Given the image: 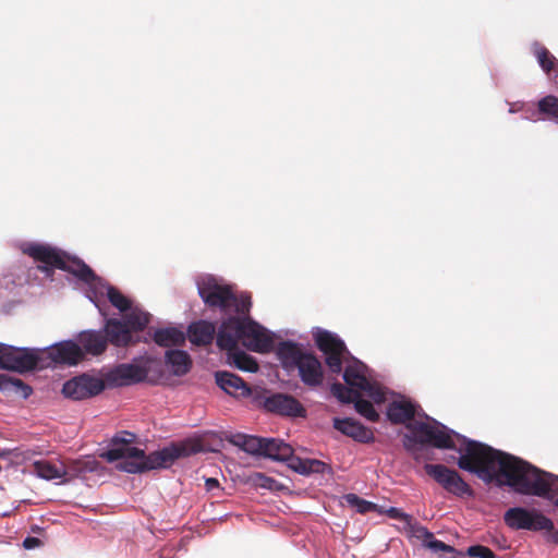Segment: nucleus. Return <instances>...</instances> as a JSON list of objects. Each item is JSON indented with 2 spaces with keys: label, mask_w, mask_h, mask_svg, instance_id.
<instances>
[{
  "label": "nucleus",
  "mask_w": 558,
  "mask_h": 558,
  "mask_svg": "<svg viewBox=\"0 0 558 558\" xmlns=\"http://www.w3.org/2000/svg\"><path fill=\"white\" fill-rule=\"evenodd\" d=\"M135 438V434L126 430L118 433L111 438L110 448L100 453V457L110 463L119 461L116 468L121 472L141 474L169 468L177 459L202 450L199 441L185 440L146 454L143 449L131 446Z\"/></svg>",
  "instance_id": "f257e3e1"
},
{
  "label": "nucleus",
  "mask_w": 558,
  "mask_h": 558,
  "mask_svg": "<svg viewBox=\"0 0 558 558\" xmlns=\"http://www.w3.org/2000/svg\"><path fill=\"white\" fill-rule=\"evenodd\" d=\"M415 407L408 400H395L387 407V417L392 424H407L412 435L404 436V447L412 450L415 444L432 445L438 449H456L451 435L445 425L434 421V425L425 422H412Z\"/></svg>",
  "instance_id": "f03ea898"
},
{
  "label": "nucleus",
  "mask_w": 558,
  "mask_h": 558,
  "mask_svg": "<svg viewBox=\"0 0 558 558\" xmlns=\"http://www.w3.org/2000/svg\"><path fill=\"white\" fill-rule=\"evenodd\" d=\"M34 260L44 264L38 269L47 276H51L53 268L72 274L80 280L92 283L97 279L94 270L77 257H70L60 250L46 244H29L24 251Z\"/></svg>",
  "instance_id": "7ed1b4c3"
},
{
  "label": "nucleus",
  "mask_w": 558,
  "mask_h": 558,
  "mask_svg": "<svg viewBox=\"0 0 558 558\" xmlns=\"http://www.w3.org/2000/svg\"><path fill=\"white\" fill-rule=\"evenodd\" d=\"M276 353L284 368H298L304 385L308 387L322 385L324 380L323 366L313 353L304 352L300 344L289 340L281 341Z\"/></svg>",
  "instance_id": "20e7f679"
},
{
  "label": "nucleus",
  "mask_w": 558,
  "mask_h": 558,
  "mask_svg": "<svg viewBox=\"0 0 558 558\" xmlns=\"http://www.w3.org/2000/svg\"><path fill=\"white\" fill-rule=\"evenodd\" d=\"M387 515L391 519L399 520L409 526L413 535L422 541L423 546L432 551L450 554L451 558H457L462 555L454 547L436 539L434 534L428 531L427 527L418 524L411 514L403 512L401 509L391 507L387 510Z\"/></svg>",
  "instance_id": "39448f33"
},
{
  "label": "nucleus",
  "mask_w": 558,
  "mask_h": 558,
  "mask_svg": "<svg viewBox=\"0 0 558 558\" xmlns=\"http://www.w3.org/2000/svg\"><path fill=\"white\" fill-rule=\"evenodd\" d=\"M504 521L511 530L554 531V522L536 509L509 508L504 514Z\"/></svg>",
  "instance_id": "423d86ee"
},
{
  "label": "nucleus",
  "mask_w": 558,
  "mask_h": 558,
  "mask_svg": "<svg viewBox=\"0 0 558 558\" xmlns=\"http://www.w3.org/2000/svg\"><path fill=\"white\" fill-rule=\"evenodd\" d=\"M424 470L447 493L456 497L473 496L472 487L454 469H450L445 464L426 463Z\"/></svg>",
  "instance_id": "0eeeda50"
},
{
  "label": "nucleus",
  "mask_w": 558,
  "mask_h": 558,
  "mask_svg": "<svg viewBox=\"0 0 558 558\" xmlns=\"http://www.w3.org/2000/svg\"><path fill=\"white\" fill-rule=\"evenodd\" d=\"M39 361L38 350L0 343V368L24 373L35 369Z\"/></svg>",
  "instance_id": "6e6552de"
},
{
  "label": "nucleus",
  "mask_w": 558,
  "mask_h": 558,
  "mask_svg": "<svg viewBox=\"0 0 558 558\" xmlns=\"http://www.w3.org/2000/svg\"><path fill=\"white\" fill-rule=\"evenodd\" d=\"M198 294L208 307H218L228 312L234 301V292L228 284H220L213 277L198 283Z\"/></svg>",
  "instance_id": "1a4fd4ad"
},
{
  "label": "nucleus",
  "mask_w": 558,
  "mask_h": 558,
  "mask_svg": "<svg viewBox=\"0 0 558 558\" xmlns=\"http://www.w3.org/2000/svg\"><path fill=\"white\" fill-rule=\"evenodd\" d=\"M314 339L317 348L326 355V364L330 372L339 374L342 371L343 354L347 352L344 342L327 330H318Z\"/></svg>",
  "instance_id": "9d476101"
},
{
  "label": "nucleus",
  "mask_w": 558,
  "mask_h": 558,
  "mask_svg": "<svg viewBox=\"0 0 558 558\" xmlns=\"http://www.w3.org/2000/svg\"><path fill=\"white\" fill-rule=\"evenodd\" d=\"M105 381L96 376L83 374L63 384L62 393L73 400H84L101 393Z\"/></svg>",
  "instance_id": "9b49d317"
},
{
  "label": "nucleus",
  "mask_w": 558,
  "mask_h": 558,
  "mask_svg": "<svg viewBox=\"0 0 558 558\" xmlns=\"http://www.w3.org/2000/svg\"><path fill=\"white\" fill-rule=\"evenodd\" d=\"M241 343L248 350L268 353L272 350L274 340L267 330L248 317H243Z\"/></svg>",
  "instance_id": "f8f14e48"
},
{
  "label": "nucleus",
  "mask_w": 558,
  "mask_h": 558,
  "mask_svg": "<svg viewBox=\"0 0 558 558\" xmlns=\"http://www.w3.org/2000/svg\"><path fill=\"white\" fill-rule=\"evenodd\" d=\"M243 332V318L231 316L225 319L218 331L216 343L220 350L231 352L238 349Z\"/></svg>",
  "instance_id": "ddd939ff"
},
{
  "label": "nucleus",
  "mask_w": 558,
  "mask_h": 558,
  "mask_svg": "<svg viewBox=\"0 0 558 558\" xmlns=\"http://www.w3.org/2000/svg\"><path fill=\"white\" fill-rule=\"evenodd\" d=\"M148 369L144 366L123 363L116 366L107 375V380L114 386H129L138 384L147 378Z\"/></svg>",
  "instance_id": "4468645a"
},
{
  "label": "nucleus",
  "mask_w": 558,
  "mask_h": 558,
  "mask_svg": "<svg viewBox=\"0 0 558 558\" xmlns=\"http://www.w3.org/2000/svg\"><path fill=\"white\" fill-rule=\"evenodd\" d=\"M264 408L271 413H276L284 416H304L305 409L292 396L283 395V393H275L270 397H267L264 401Z\"/></svg>",
  "instance_id": "2eb2a0df"
},
{
  "label": "nucleus",
  "mask_w": 558,
  "mask_h": 558,
  "mask_svg": "<svg viewBox=\"0 0 558 558\" xmlns=\"http://www.w3.org/2000/svg\"><path fill=\"white\" fill-rule=\"evenodd\" d=\"M343 379L349 387L356 389L359 392H366L376 402L384 400V393L380 388L372 384L357 366H347L343 372Z\"/></svg>",
  "instance_id": "dca6fc26"
},
{
  "label": "nucleus",
  "mask_w": 558,
  "mask_h": 558,
  "mask_svg": "<svg viewBox=\"0 0 558 558\" xmlns=\"http://www.w3.org/2000/svg\"><path fill=\"white\" fill-rule=\"evenodd\" d=\"M48 355L53 362L68 365H75L84 359L81 345L71 340L52 345Z\"/></svg>",
  "instance_id": "f3484780"
},
{
  "label": "nucleus",
  "mask_w": 558,
  "mask_h": 558,
  "mask_svg": "<svg viewBox=\"0 0 558 558\" xmlns=\"http://www.w3.org/2000/svg\"><path fill=\"white\" fill-rule=\"evenodd\" d=\"M332 425L335 429L339 430L348 437H351L355 441L368 444L374 440V434L372 429L351 417H336L333 418Z\"/></svg>",
  "instance_id": "a211bd4d"
},
{
  "label": "nucleus",
  "mask_w": 558,
  "mask_h": 558,
  "mask_svg": "<svg viewBox=\"0 0 558 558\" xmlns=\"http://www.w3.org/2000/svg\"><path fill=\"white\" fill-rule=\"evenodd\" d=\"M108 343H111L118 348H124L132 344L133 335L128 328V324L117 318H109L106 320L104 328L101 329Z\"/></svg>",
  "instance_id": "6ab92c4d"
},
{
  "label": "nucleus",
  "mask_w": 558,
  "mask_h": 558,
  "mask_svg": "<svg viewBox=\"0 0 558 558\" xmlns=\"http://www.w3.org/2000/svg\"><path fill=\"white\" fill-rule=\"evenodd\" d=\"M216 384L228 395L247 397L251 395L248 385L238 375L219 371L215 374Z\"/></svg>",
  "instance_id": "aec40b11"
},
{
  "label": "nucleus",
  "mask_w": 558,
  "mask_h": 558,
  "mask_svg": "<svg viewBox=\"0 0 558 558\" xmlns=\"http://www.w3.org/2000/svg\"><path fill=\"white\" fill-rule=\"evenodd\" d=\"M77 341L84 355H100L108 347V339H106L102 330H84L80 332Z\"/></svg>",
  "instance_id": "412c9836"
},
{
  "label": "nucleus",
  "mask_w": 558,
  "mask_h": 558,
  "mask_svg": "<svg viewBox=\"0 0 558 558\" xmlns=\"http://www.w3.org/2000/svg\"><path fill=\"white\" fill-rule=\"evenodd\" d=\"M531 50L542 70L555 84H558V60L556 57L538 41L532 44Z\"/></svg>",
  "instance_id": "4be33fe9"
},
{
  "label": "nucleus",
  "mask_w": 558,
  "mask_h": 558,
  "mask_svg": "<svg viewBox=\"0 0 558 558\" xmlns=\"http://www.w3.org/2000/svg\"><path fill=\"white\" fill-rule=\"evenodd\" d=\"M217 337L216 326L211 322L198 320L192 323L187 328V337L195 345H208Z\"/></svg>",
  "instance_id": "5701e85b"
},
{
  "label": "nucleus",
  "mask_w": 558,
  "mask_h": 558,
  "mask_svg": "<svg viewBox=\"0 0 558 558\" xmlns=\"http://www.w3.org/2000/svg\"><path fill=\"white\" fill-rule=\"evenodd\" d=\"M262 456L275 461H286L289 465L291 464L292 458H294V450L289 444L281 439L265 438Z\"/></svg>",
  "instance_id": "b1692460"
},
{
  "label": "nucleus",
  "mask_w": 558,
  "mask_h": 558,
  "mask_svg": "<svg viewBox=\"0 0 558 558\" xmlns=\"http://www.w3.org/2000/svg\"><path fill=\"white\" fill-rule=\"evenodd\" d=\"M64 465L65 476L78 477L87 473L97 472L100 463L92 456H86L81 459L70 460Z\"/></svg>",
  "instance_id": "393cba45"
},
{
  "label": "nucleus",
  "mask_w": 558,
  "mask_h": 558,
  "mask_svg": "<svg viewBox=\"0 0 558 558\" xmlns=\"http://www.w3.org/2000/svg\"><path fill=\"white\" fill-rule=\"evenodd\" d=\"M166 364L175 376L187 374L192 366L191 356L182 350H168L165 355Z\"/></svg>",
  "instance_id": "a878e982"
},
{
  "label": "nucleus",
  "mask_w": 558,
  "mask_h": 558,
  "mask_svg": "<svg viewBox=\"0 0 558 558\" xmlns=\"http://www.w3.org/2000/svg\"><path fill=\"white\" fill-rule=\"evenodd\" d=\"M154 341L160 347L182 345L185 342V333L175 327L157 329L153 336Z\"/></svg>",
  "instance_id": "bb28decb"
},
{
  "label": "nucleus",
  "mask_w": 558,
  "mask_h": 558,
  "mask_svg": "<svg viewBox=\"0 0 558 558\" xmlns=\"http://www.w3.org/2000/svg\"><path fill=\"white\" fill-rule=\"evenodd\" d=\"M0 390L7 393H14L24 399L28 398L33 392L29 385L8 375H0Z\"/></svg>",
  "instance_id": "cd10ccee"
},
{
  "label": "nucleus",
  "mask_w": 558,
  "mask_h": 558,
  "mask_svg": "<svg viewBox=\"0 0 558 558\" xmlns=\"http://www.w3.org/2000/svg\"><path fill=\"white\" fill-rule=\"evenodd\" d=\"M33 472L44 480H57L65 477L64 465H56L47 460H38L33 463Z\"/></svg>",
  "instance_id": "c85d7f7f"
},
{
  "label": "nucleus",
  "mask_w": 558,
  "mask_h": 558,
  "mask_svg": "<svg viewBox=\"0 0 558 558\" xmlns=\"http://www.w3.org/2000/svg\"><path fill=\"white\" fill-rule=\"evenodd\" d=\"M289 468L300 474L319 473L323 472L325 463L315 459H301L296 456L292 458Z\"/></svg>",
  "instance_id": "c756f323"
},
{
  "label": "nucleus",
  "mask_w": 558,
  "mask_h": 558,
  "mask_svg": "<svg viewBox=\"0 0 558 558\" xmlns=\"http://www.w3.org/2000/svg\"><path fill=\"white\" fill-rule=\"evenodd\" d=\"M150 315L140 310H132L130 313L124 315L123 323L128 324L130 332L142 331L149 324Z\"/></svg>",
  "instance_id": "7c9ffc66"
},
{
  "label": "nucleus",
  "mask_w": 558,
  "mask_h": 558,
  "mask_svg": "<svg viewBox=\"0 0 558 558\" xmlns=\"http://www.w3.org/2000/svg\"><path fill=\"white\" fill-rule=\"evenodd\" d=\"M230 357L232 359V363L241 371L245 372H257L258 371V364L256 360L248 355L245 352L238 351L236 349L234 351L228 352Z\"/></svg>",
  "instance_id": "2f4dec72"
},
{
  "label": "nucleus",
  "mask_w": 558,
  "mask_h": 558,
  "mask_svg": "<svg viewBox=\"0 0 558 558\" xmlns=\"http://www.w3.org/2000/svg\"><path fill=\"white\" fill-rule=\"evenodd\" d=\"M537 108L539 113L558 123V97L553 95L545 96L538 101Z\"/></svg>",
  "instance_id": "473e14b6"
},
{
  "label": "nucleus",
  "mask_w": 558,
  "mask_h": 558,
  "mask_svg": "<svg viewBox=\"0 0 558 558\" xmlns=\"http://www.w3.org/2000/svg\"><path fill=\"white\" fill-rule=\"evenodd\" d=\"M331 393L342 403H353L359 397V391L340 383L331 385Z\"/></svg>",
  "instance_id": "72a5a7b5"
},
{
  "label": "nucleus",
  "mask_w": 558,
  "mask_h": 558,
  "mask_svg": "<svg viewBox=\"0 0 558 558\" xmlns=\"http://www.w3.org/2000/svg\"><path fill=\"white\" fill-rule=\"evenodd\" d=\"M353 403H354V408H355L356 412L359 414H361L362 416H364L365 418H367L368 421L377 422L379 420V414L375 410L372 402L363 399L361 397V393H359V397L355 399V401Z\"/></svg>",
  "instance_id": "f704fd0d"
},
{
  "label": "nucleus",
  "mask_w": 558,
  "mask_h": 558,
  "mask_svg": "<svg viewBox=\"0 0 558 558\" xmlns=\"http://www.w3.org/2000/svg\"><path fill=\"white\" fill-rule=\"evenodd\" d=\"M107 296L109 302L121 312H125L131 308L130 300L124 296L117 288L109 287L107 289Z\"/></svg>",
  "instance_id": "c9c22d12"
},
{
  "label": "nucleus",
  "mask_w": 558,
  "mask_h": 558,
  "mask_svg": "<svg viewBox=\"0 0 558 558\" xmlns=\"http://www.w3.org/2000/svg\"><path fill=\"white\" fill-rule=\"evenodd\" d=\"M463 556H469L471 558H496V554L487 546L484 545H473L470 546L465 553L460 551ZM457 558H460L458 556Z\"/></svg>",
  "instance_id": "e433bc0d"
},
{
  "label": "nucleus",
  "mask_w": 558,
  "mask_h": 558,
  "mask_svg": "<svg viewBox=\"0 0 558 558\" xmlns=\"http://www.w3.org/2000/svg\"><path fill=\"white\" fill-rule=\"evenodd\" d=\"M264 444H265L264 437L250 435L246 442H244L243 451H245L250 454H254V456H262Z\"/></svg>",
  "instance_id": "4c0bfd02"
},
{
  "label": "nucleus",
  "mask_w": 558,
  "mask_h": 558,
  "mask_svg": "<svg viewBox=\"0 0 558 558\" xmlns=\"http://www.w3.org/2000/svg\"><path fill=\"white\" fill-rule=\"evenodd\" d=\"M251 296L242 294L240 296L234 294V301H232L231 308L233 307L234 311L240 315H245L248 313L251 307Z\"/></svg>",
  "instance_id": "58836bf2"
},
{
  "label": "nucleus",
  "mask_w": 558,
  "mask_h": 558,
  "mask_svg": "<svg viewBox=\"0 0 558 558\" xmlns=\"http://www.w3.org/2000/svg\"><path fill=\"white\" fill-rule=\"evenodd\" d=\"M345 498L349 504H351L352 506H355L357 508V511L360 513H366V512L375 509V507H376L373 502L364 500L354 494H349V495H347Z\"/></svg>",
  "instance_id": "ea45409f"
},
{
  "label": "nucleus",
  "mask_w": 558,
  "mask_h": 558,
  "mask_svg": "<svg viewBox=\"0 0 558 558\" xmlns=\"http://www.w3.org/2000/svg\"><path fill=\"white\" fill-rule=\"evenodd\" d=\"M255 484L259 487L267 488L270 490H277L279 489L280 486V484L276 480L266 476L265 474L262 473H257L255 475Z\"/></svg>",
  "instance_id": "a19ab883"
},
{
  "label": "nucleus",
  "mask_w": 558,
  "mask_h": 558,
  "mask_svg": "<svg viewBox=\"0 0 558 558\" xmlns=\"http://www.w3.org/2000/svg\"><path fill=\"white\" fill-rule=\"evenodd\" d=\"M248 437H250V435L239 433V434H235V435H232L231 437H229L228 441L243 450L244 442H246Z\"/></svg>",
  "instance_id": "79ce46f5"
},
{
  "label": "nucleus",
  "mask_w": 558,
  "mask_h": 558,
  "mask_svg": "<svg viewBox=\"0 0 558 558\" xmlns=\"http://www.w3.org/2000/svg\"><path fill=\"white\" fill-rule=\"evenodd\" d=\"M41 544V541L37 537L28 536L24 539L23 546L27 549H32L38 547Z\"/></svg>",
  "instance_id": "37998d69"
},
{
  "label": "nucleus",
  "mask_w": 558,
  "mask_h": 558,
  "mask_svg": "<svg viewBox=\"0 0 558 558\" xmlns=\"http://www.w3.org/2000/svg\"><path fill=\"white\" fill-rule=\"evenodd\" d=\"M205 486H206L207 490H211L219 486V482L217 478L209 477L206 480Z\"/></svg>",
  "instance_id": "c03bdc74"
},
{
  "label": "nucleus",
  "mask_w": 558,
  "mask_h": 558,
  "mask_svg": "<svg viewBox=\"0 0 558 558\" xmlns=\"http://www.w3.org/2000/svg\"><path fill=\"white\" fill-rule=\"evenodd\" d=\"M551 538H553V541H554L555 543H557V544H558V531H555V532L553 533Z\"/></svg>",
  "instance_id": "a18cd8bd"
}]
</instances>
